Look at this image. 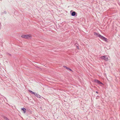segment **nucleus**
I'll return each mask as SVG.
<instances>
[{
  "label": "nucleus",
  "instance_id": "ddd939ff",
  "mask_svg": "<svg viewBox=\"0 0 120 120\" xmlns=\"http://www.w3.org/2000/svg\"><path fill=\"white\" fill-rule=\"evenodd\" d=\"M4 118L6 120H9L8 119L7 117H6L4 116Z\"/></svg>",
  "mask_w": 120,
  "mask_h": 120
},
{
  "label": "nucleus",
  "instance_id": "f8f14e48",
  "mask_svg": "<svg viewBox=\"0 0 120 120\" xmlns=\"http://www.w3.org/2000/svg\"><path fill=\"white\" fill-rule=\"evenodd\" d=\"M6 54L8 55V56H11V54L9 53H6Z\"/></svg>",
  "mask_w": 120,
  "mask_h": 120
},
{
  "label": "nucleus",
  "instance_id": "dca6fc26",
  "mask_svg": "<svg viewBox=\"0 0 120 120\" xmlns=\"http://www.w3.org/2000/svg\"><path fill=\"white\" fill-rule=\"evenodd\" d=\"M36 93L33 92V93H32V94H34L35 95V94H36Z\"/></svg>",
  "mask_w": 120,
  "mask_h": 120
},
{
  "label": "nucleus",
  "instance_id": "f257e3e1",
  "mask_svg": "<svg viewBox=\"0 0 120 120\" xmlns=\"http://www.w3.org/2000/svg\"><path fill=\"white\" fill-rule=\"evenodd\" d=\"M70 14L71 16L76 17L77 16V14L75 11L73 10H71L70 11Z\"/></svg>",
  "mask_w": 120,
  "mask_h": 120
},
{
  "label": "nucleus",
  "instance_id": "aec40b11",
  "mask_svg": "<svg viewBox=\"0 0 120 120\" xmlns=\"http://www.w3.org/2000/svg\"><path fill=\"white\" fill-rule=\"evenodd\" d=\"M96 93H97V94H98V91H96Z\"/></svg>",
  "mask_w": 120,
  "mask_h": 120
},
{
  "label": "nucleus",
  "instance_id": "6e6552de",
  "mask_svg": "<svg viewBox=\"0 0 120 120\" xmlns=\"http://www.w3.org/2000/svg\"><path fill=\"white\" fill-rule=\"evenodd\" d=\"M100 58L102 59L105 60L106 59V56H101V57Z\"/></svg>",
  "mask_w": 120,
  "mask_h": 120
},
{
  "label": "nucleus",
  "instance_id": "a211bd4d",
  "mask_svg": "<svg viewBox=\"0 0 120 120\" xmlns=\"http://www.w3.org/2000/svg\"><path fill=\"white\" fill-rule=\"evenodd\" d=\"M76 47H77V48L78 49H79V47L78 46H76Z\"/></svg>",
  "mask_w": 120,
  "mask_h": 120
},
{
  "label": "nucleus",
  "instance_id": "0eeeda50",
  "mask_svg": "<svg viewBox=\"0 0 120 120\" xmlns=\"http://www.w3.org/2000/svg\"><path fill=\"white\" fill-rule=\"evenodd\" d=\"M101 38L102 40L104 41H105L107 42H108V39L107 38Z\"/></svg>",
  "mask_w": 120,
  "mask_h": 120
},
{
  "label": "nucleus",
  "instance_id": "f03ea898",
  "mask_svg": "<svg viewBox=\"0 0 120 120\" xmlns=\"http://www.w3.org/2000/svg\"><path fill=\"white\" fill-rule=\"evenodd\" d=\"M94 34L96 37H98L99 38H105L98 33L94 32Z\"/></svg>",
  "mask_w": 120,
  "mask_h": 120
},
{
  "label": "nucleus",
  "instance_id": "9b49d317",
  "mask_svg": "<svg viewBox=\"0 0 120 120\" xmlns=\"http://www.w3.org/2000/svg\"><path fill=\"white\" fill-rule=\"evenodd\" d=\"M7 12L6 11H5L3 12H2L1 13V15H3L4 14H6Z\"/></svg>",
  "mask_w": 120,
  "mask_h": 120
},
{
  "label": "nucleus",
  "instance_id": "6ab92c4d",
  "mask_svg": "<svg viewBox=\"0 0 120 120\" xmlns=\"http://www.w3.org/2000/svg\"><path fill=\"white\" fill-rule=\"evenodd\" d=\"M26 38V39H29L30 38Z\"/></svg>",
  "mask_w": 120,
  "mask_h": 120
},
{
  "label": "nucleus",
  "instance_id": "20e7f679",
  "mask_svg": "<svg viewBox=\"0 0 120 120\" xmlns=\"http://www.w3.org/2000/svg\"><path fill=\"white\" fill-rule=\"evenodd\" d=\"M94 81L95 82H96L97 83H98L99 84H102V85H104V84L102 83V82L100 81L99 80L97 79H95L94 80Z\"/></svg>",
  "mask_w": 120,
  "mask_h": 120
},
{
  "label": "nucleus",
  "instance_id": "7ed1b4c3",
  "mask_svg": "<svg viewBox=\"0 0 120 120\" xmlns=\"http://www.w3.org/2000/svg\"><path fill=\"white\" fill-rule=\"evenodd\" d=\"M21 38H31L32 37L31 34L22 35L21 36Z\"/></svg>",
  "mask_w": 120,
  "mask_h": 120
},
{
  "label": "nucleus",
  "instance_id": "9d476101",
  "mask_svg": "<svg viewBox=\"0 0 120 120\" xmlns=\"http://www.w3.org/2000/svg\"><path fill=\"white\" fill-rule=\"evenodd\" d=\"M3 38H0V42L1 43H3L4 42V41L3 40Z\"/></svg>",
  "mask_w": 120,
  "mask_h": 120
},
{
  "label": "nucleus",
  "instance_id": "412c9836",
  "mask_svg": "<svg viewBox=\"0 0 120 120\" xmlns=\"http://www.w3.org/2000/svg\"><path fill=\"white\" fill-rule=\"evenodd\" d=\"M38 68H39V67H37Z\"/></svg>",
  "mask_w": 120,
  "mask_h": 120
},
{
  "label": "nucleus",
  "instance_id": "423d86ee",
  "mask_svg": "<svg viewBox=\"0 0 120 120\" xmlns=\"http://www.w3.org/2000/svg\"><path fill=\"white\" fill-rule=\"evenodd\" d=\"M21 110L23 111V112L25 113L26 112V109L25 108H23L21 109Z\"/></svg>",
  "mask_w": 120,
  "mask_h": 120
},
{
  "label": "nucleus",
  "instance_id": "4468645a",
  "mask_svg": "<svg viewBox=\"0 0 120 120\" xmlns=\"http://www.w3.org/2000/svg\"><path fill=\"white\" fill-rule=\"evenodd\" d=\"M28 91L29 92H30V93H31L32 94L33 92L32 91L30 90H28Z\"/></svg>",
  "mask_w": 120,
  "mask_h": 120
},
{
  "label": "nucleus",
  "instance_id": "f3484780",
  "mask_svg": "<svg viewBox=\"0 0 120 120\" xmlns=\"http://www.w3.org/2000/svg\"><path fill=\"white\" fill-rule=\"evenodd\" d=\"M36 93L33 92V93H32V94H34L35 95V94H36Z\"/></svg>",
  "mask_w": 120,
  "mask_h": 120
},
{
  "label": "nucleus",
  "instance_id": "39448f33",
  "mask_svg": "<svg viewBox=\"0 0 120 120\" xmlns=\"http://www.w3.org/2000/svg\"><path fill=\"white\" fill-rule=\"evenodd\" d=\"M63 67L64 68H66L67 70H68L70 71H71L73 72V71H72V70L70 68H69L67 67L66 66H63Z\"/></svg>",
  "mask_w": 120,
  "mask_h": 120
},
{
  "label": "nucleus",
  "instance_id": "2eb2a0df",
  "mask_svg": "<svg viewBox=\"0 0 120 120\" xmlns=\"http://www.w3.org/2000/svg\"><path fill=\"white\" fill-rule=\"evenodd\" d=\"M108 59V58L106 56V59L105 60H107Z\"/></svg>",
  "mask_w": 120,
  "mask_h": 120
},
{
  "label": "nucleus",
  "instance_id": "1a4fd4ad",
  "mask_svg": "<svg viewBox=\"0 0 120 120\" xmlns=\"http://www.w3.org/2000/svg\"><path fill=\"white\" fill-rule=\"evenodd\" d=\"M35 96H36L38 98H40L41 97V96H40L37 93L36 94H35Z\"/></svg>",
  "mask_w": 120,
  "mask_h": 120
}]
</instances>
